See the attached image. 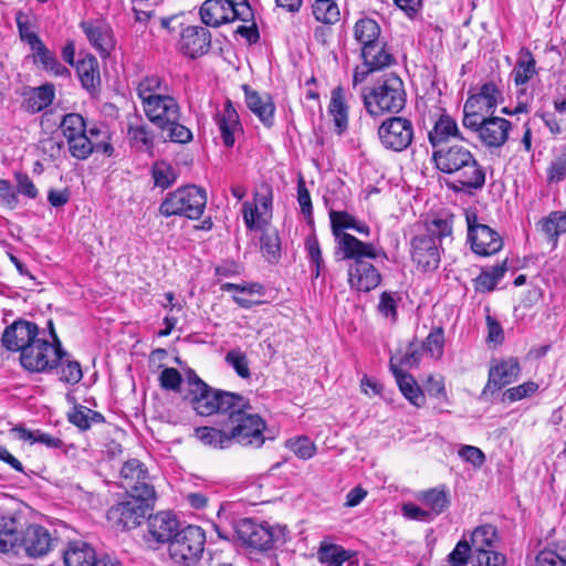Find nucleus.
<instances>
[{
    "mask_svg": "<svg viewBox=\"0 0 566 566\" xmlns=\"http://www.w3.org/2000/svg\"><path fill=\"white\" fill-rule=\"evenodd\" d=\"M434 167L447 175H453L454 190H480L485 184L484 168L472 151L463 145L453 144L439 147L432 153Z\"/></svg>",
    "mask_w": 566,
    "mask_h": 566,
    "instance_id": "f257e3e1",
    "label": "nucleus"
},
{
    "mask_svg": "<svg viewBox=\"0 0 566 566\" xmlns=\"http://www.w3.org/2000/svg\"><path fill=\"white\" fill-rule=\"evenodd\" d=\"M60 128L71 156L77 160L87 159L94 151L106 156L114 153L108 132L98 126L87 129L85 119L77 113L64 115Z\"/></svg>",
    "mask_w": 566,
    "mask_h": 566,
    "instance_id": "f03ea898",
    "label": "nucleus"
},
{
    "mask_svg": "<svg viewBox=\"0 0 566 566\" xmlns=\"http://www.w3.org/2000/svg\"><path fill=\"white\" fill-rule=\"evenodd\" d=\"M364 106L371 116L386 113H399L406 105V91L402 80L394 74H386L371 87L361 93Z\"/></svg>",
    "mask_w": 566,
    "mask_h": 566,
    "instance_id": "7ed1b4c3",
    "label": "nucleus"
},
{
    "mask_svg": "<svg viewBox=\"0 0 566 566\" xmlns=\"http://www.w3.org/2000/svg\"><path fill=\"white\" fill-rule=\"evenodd\" d=\"M240 407H232L224 424L229 428L231 441L243 447L261 448L265 442V421L253 412L250 401L242 396Z\"/></svg>",
    "mask_w": 566,
    "mask_h": 566,
    "instance_id": "20e7f679",
    "label": "nucleus"
},
{
    "mask_svg": "<svg viewBox=\"0 0 566 566\" xmlns=\"http://www.w3.org/2000/svg\"><path fill=\"white\" fill-rule=\"evenodd\" d=\"M147 118L172 143L186 144L192 139L191 130L180 124V107L176 98L170 94L157 96L143 104Z\"/></svg>",
    "mask_w": 566,
    "mask_h": 566,
    "instance_id": "39448f33",
    "label": "nucleus"
},
{
    "mask_svg": "<svg viewBox=\"0 0 566 566\" xmlns=\"http://www.w3.org/2000/svg\"><path fill=\"white\" fill-rule=\"evenodd\" d=\"M451 232V224L447 220L434 219L427 224L426 233L412 239L411 258L421 271H433L439 266V247L442 239L450 237Z\"/></svg>",
    "mask_w": 566,
    "mask_h": 566,
    "instance_id": "423d86ee",
    "label": "nucleus"
},
{
    "mask_svg": "<svg viewBox=\"0 0 566 566\" xmlns=\"http://www.w3.org/2000/svg\"><path fill=\"white\" fill-rule=\"evenodd\" d=\"M206 205V190L201 187L191 185L180 187L175 191L168 192L159 206V212L166 218L180 216L198 220L202 216Z\"/></svg>",
    "mask_w": 566,
    "mask_h": 566,
    "instance_id": "0eeeda50",
    "label": "nucleus"
},
{
    "mask_svg": "<svg viewBox=\"0 0 566 566\" xmlns=\"http://www.w3.org/2000/svg\"><path fill=\"white\" fill-rule=\"evenodd\" d=\"M242 396L209 387L207 384L197 385L196 394L190 396V403L199 416L214 413L227 416L232 407H240Z\"/></svg>",
    "mask_w": 566,
    "mask_h": 566,
    "instance_id": "6e6552de",
    "label": "nucleus"
},
{
    "mask_svg": "<svg viewBox=\"0 0 566 566\" xmlns=\"http://www.w3.org/2000/svg\"><path fill=\"white\" fill-rule=\"evenodd\" d=\"M329 217L333 234L337 242V250L343 253V258L379 255L374 244L365 243L356 237L343 231L344 229L356 227V219L352 214L345 211H331Z\"/></svg>",
    "mask_w": 566,
    "mask_h": 566,
    "instance_id": "1a4fd4ad",
    "label": "nucleus"
},
{
    "mask_svg": "<svg viewBox=\"0 0 566 566\" xmlns=\"http://www.w3.org/2000/svg\"><path fill=\"white\" fill-rule=\"evenodd\" d=\"M206 535L201 527L188 525L178 531L168 545L170 558L184 566L195 565L203 553Z\"/></svg>",
    "mask_w": 566,
    "mask_h": 566,
    "instance_id": "9d476101",
    "label": "nucleus"
},
{
    "mask_svg": "<svg viewBox=\"0 0 566 566\" xmlns=\"http://www.w3.org/2000/svg\"><path fill=\"white\" fill-rule=\"evenodd\" d=\"M67 356L64 348H57L50 340L39 336L20 355L21 366L32 373H49L57 368L62 358Z\"/></svg>",
    "mask_w": 566,
    "mask_h": 566,
    "instance_id": "9b49d317",
    "label": "nucleus"
},
{
    "mask_svg": "<svg viewBox=\"0 0 566 566\" xmlns=\"http://www.w3.org/2000/svg\"><path fill=\"white\" fill-rule=\"evenodd\" d=\"M233 528L243 545L258 551H268L276 543H285V528L283 527H271L258 524L250 518H242L235 522Z\"/></svg>",
    "mask_w": 566,
    "mask_h": 566,
    "instance_id": "f8f14e48",
    "label": "nucleus"
},
{
    "mask_svg": "<svg viewBox=\"0 0 566 566\" xmlns=\"http://www.w3.org/2000/svg\"><path fill=\"white\" fill-rule=\"evenodd\" d=\"M499 541L496 527L491 524L480 525L471 534L472 566H505L506 557L496 552Z\"/></svg>",
    "mask_w": 566,
    "mask_h": 566,
    "instance_id": "ddd939ff",
    "label": "nucleus"
},
{
    "mask_svg": "<svg viewBox=\"0 0 566 566\" xmlns=\"http://www.w3.org/2000/svg\"><path fill=\"white\" fill-rule=\"evenodd\" d=\"M119 483L126 490L128 496H135L144 501H155L156 492L146 465L138 459H129L124 462Z\"/></svg>",
    "mask_w": 566,
    "mask_h": 566,
    "instance_id": "4468645a",
    "label": "nucleus"
},
{
    "mask_svg": "<svg viewBox=\"0 0 566 566\" xmlns=\"http://www.w3.org/2000/svg\"><path fill=\"white\" fill-rule=\"evenodd\" d=\"M465 128L474 132L479 140L489 148L502 147L509 139L511 123L499 116L468 117L462 119Z\"/></svg>",
    "mask_w": 566,
    "mask_h": 566,
    "instance_id": "2eb2a0df",
    "label": "nucleus"
},
{
    "mask_svg": "<svg viewBox=\"0 0 566 566\" xmlns=\"http://www.w3.org/2000/svg\"><path fill=\"white\" fill-rule=\"evenodd\" d=\"M199 14L202 23L212 28L234 20L250 22L254 17L252 9L244 6L234 9L227 0H206L200 7Z\"/></svg>",
    "mask_w": 566,
    "mask_h": 566,
    "instance_id": "dca6fc26",
    "label": "nucleus"
},
{
    "mask_svg": "<svg viewBox=\"0 0 566 566\" xmlns=\"http://www.w3.org/2000/svg\"><path fill=\"white\" fill-rule=\"evenodd\" d=\"M154 502L128 496L127 501L120 502L108 510L107 518L116 530L136 528L140 525Z\"/></svg>",
    "mask_w": 566,
    "mask_h": 566,
    "instance_id": "f3484780",
    "label": "nucleus"
},
{
    "mask_svg": "<svg viewBox=\"0 0 566 566\" xmlns=\"http://www.w3.org/2000/svg\"><path fill=\"white\" fill-rule=\"evenodd\" d=\"M381 145L392 151L407 149L413 139V125L406 117H389L378 128Z\"/></svg>",
    "mask_w": 566,
    "mask_h": 566,
    "instance_id": "a211bd4d",
    "label": "nucleus"
},
{
    "mask_svg": "<svg viewBox=\"0 0 566 566\" xmlns=\"http://www.w3.org/2000/svg\"><path fill=\"white\" fill-rule=\"evenodd\" d=\"M468 240L474 253L483 256L499 252L503 247L500 234L486 224L478 223L475 213L467 214Z\"/></svg>",
    "mask_w": 566,
    "mask_h": 566,
    "instance_id": "6ab92c4d",
    "label": "nucleus"
},
{
    "mask_svg": "<svg viewBox=\"0 0 566 566\" xmlns=\"http://www.w3.org/2000/svg\"><path fill=\"white\" fill-rule=\"evenodd\" d=\"M28 526L23 510L3 506L0 513V553H9L17 548V542Z\"/></svg>",
    "mask_w": 566,
    "mask_h": 566,
    "instance_id": "aec40b11",
    "label": "nucleus"
},
{
    "mask_svg": "<svg viewBox=\"0 0 566 566\" xmlns=\"http://www.w3.org/2000/svg\"><path fill=\"white\" fill-rule=\"evenodd\" d=\"M56 541L45 527L30 524L17 542V548L12 552L15 554L23 552L32 558L42 557L53 549Z\"/></svg>",
    "mask_w": 566,
    "mask_h": 566,
    "instance_id": "412c9836",
    "label": "nucleus"
},
{
    "mask_svg": "<svg viewBox=\"0 0 566 566\" xmlns=\"http://www.w3.org/2000/svg\"><path fill=\"white\" fill-rule=\"evenodd\" d=\"M376 258L377 256L368 255L343 258L344 260L354 261L348 268V284L350 289L358 292H369L380 284V273L370 262L366 260Z\"/></svg>",
    "mask_w": 566,
    "mask_h": 566,
    "instance_id": "4be33fe9",
    "label": "nucleus"
},
{
    "mask_svg": "<svg viewBox=\"0 0 566 566\" xmlns=\"http://www.w3.org/2000/svg\"><path fill=\"white\" fill-rule=\"evenodd\" d=\"M40 335L39 326L27 319H17L2 334V345L8 350L23 353V349Z\"/></svg>",
    "mask_w": 566,
    "mask_h": 566,
    "instance_id": "5701e85b",
    "label": "nucleus"
},
{
    "mask_svg": "<svg viewBox=\"0 0 566 566\" xmlns=\"http://www.w3.org/2000/svg\"><path fill=\"white\" fill-rule=\"evenodd\" d=\"M80 28L86 35L90 44L102 57L109 55L115 48V39L111 25L101 19L82 21Z\"/></svg>",
    "mask_w": 566,
    "mask_h": 566,
    "instance_id": "b1692460",
    "label": "nucleus"
},
{
    "mask_svg": "<svg viewBox=\"0 0 566 566\" xmlns=\"http://www.w3.org/2000/svg\"><path fill=\"white\" fill-rule=\"evenodd\" d=\"M179 49L190 59L207 54L211 49L210 31L200 25L186 27L180 34Z\"/></svg>",
    "mask_w": 566,
    "mask_h": 566,
    "instance_id": "393cba45",
    "label": "nucleus"
},
{
    "mask_svg": "<svg viewBox=\"0 0 566 566\" xmlns=\"http://www.w3.org/2000/svg\"><path fill=\"white\" fill-rule=\"evenodd\" d=\"M501 96L496 85L492 82L484 83L479 93L469 96L463 105V118L470 116L483 117L486 113L492 111L499 102Z\"/></svg>",
    "mask_w": 566,
    "mask_h": 566,
    "instance_id": "a878e982",
    "label": "nucleus"
},
{
    "mask_svg": "<svg viewBox=\"0 0 566 566\" xmlns=\"http://www.w3.org/2000/svg\"><path fill=\"white\" fill-rule=\"evenodd\" d=\"M178 521L169 512H159L150 515L147 520V534L145 541L153 544L170 543L174 535L178 532Z\"/></svg>",
    "mask_w": 566,
    "mask_h": 566,
    "instance_id": "bb28decb",
    "label": "nucleus"
},
{
    "mask_svg": "<svg viewBox=\"0 0 566 566\" xmlns=\"http://www.w3.org/2000/svg\"><path fill=\"white\" fill-rule=\"evenodd\" d=\"M255 203L245 201L242 207L243 220L248 229L253 230L261 227L262 212H259L260 206L264 213L269 212L272 207V188L268 184H263L254 196Z\"/></svg>",
    "mask_w": 566,
    "mask_h": 566,
    "instance_id": "cd10ccee",
    "label": "nucleus"
},
{
    "mask_svg": "<svg viewBox=\"0 0 566 566\" xmlns=\"http://www.w3.org/2000/svg\"><path fill=\"white\" fill-rule=\"evenodd\" d=\"M521 368L516 358H509L497 363L489 371V380L484 388L485 391H497L503 387L515 381L520 375Z\"/></svg>",
    "mask_w": 566,
    "mask_h": 566,
    "instance_id": "c85d7f7f",
    "label": "nucleus"
},
{
    "mask_svg": "<svg viewBox=\"0 0 566 566\" xmlns=\"http://www.w3.org/2000/svg\"><path fill=\"white\" fill-rule=\"evenodd\" d=\"M389 367L396 378L399 390L405 396V398L416 407L423 406L426 398L422 389L412 375L403 371L398 367L395 356L390 358Z\"/></svg>",
    "mask_w": 566,
    "mask_h": 566,
    "instance_id": "c756f323",
    "label": "nucleus"
},
{
    "mask_svg": "<svg viewBox=\"0 0 566 566\" xmlns=\"http://www.w3.org/2000/svg\"><path fill=\"white\" fill-rule=\"evenodd\" d=\"M248 108L260 119L265 127H272L274 123L275 106L270 95H260L256 91L243 86Z\"/></svg>",
    "mask_w": 566,
    "mask_h": 566,
    "instance_id": "7c9ffc66",
    "label": "nucleus"
},
{
    "mask_svg": "<svg viewBox=\"0 0 566 566\" xmlns=\"http://www.w3.org/2000/svg\"><path fill=\"white\" fill-rule=\"evenodd\" d=\"M452 137L463 139L455 119L448 114H442L429 130L428 140L434 150L446 146Z\"/></svg>",
    "mask_w": 566,
    "mask_h": 566,
    "instance_id": "2f4dec72",
    "label": "nucleus"
},
{
    "mask_svg": "<svg viewBox=\"0 0 566 566\" xmlns=\"http://www.w3.org/2000/svg\"><path fill=\"white\" fill-rule=\"evenodd\" d=\"M22 96V107L31 114L39 113L53 103L55 97L54 85L45 83L39 87H28Z\"/></svg>",
    "mask_w": 566,
    "mask_h": 566,
    "instance_id": "473e14b6",
    "label": "nucleus"
},
{
    "mask_svg": "<svg viewBox=\"0 0 566 566\" xmlns=\"http://www.w3.org/2000/svg\"><path fill=\"white\" fill-rule=\"evenodd\" d=\"M416 497L429 513H433V518L446 512L451 504L450 493L446 485L420 491Z\"/></svg>",
    "mask_w": 566,
    "mask_h": 566,
    "instance_id": "72a5a7b5",
    "label": "nucleus"
},
{
    "mask_svg": "<svg viewBox=\"0 0 566 566\" xmlns=\"http://www.w3.org/2000/svg\"><path fill=\"white\" fill-rule=\"evenodd\" d=\"M217 124L219 126L223 144L232 147L234 144V132L240 128L239 115L231 101H227L223 111L217 114Z\"/></svg>",
    "mask_w": 566,
    "mask_h": 566,
    "instance_id": "f704fd0d",
    "label": "nucleus"
},
{
    "mask_svg": "<svg viewBox=\"0 0 566 566\" xmlns=\"http://www.w3.org/2000/svg\"><path fill=\"white\" fill-rule=\"evenodd\" d=\"M137 95L142 101V105L157 96L169 94L168 83L159 75L151 74L144 76L137 84Z\"/></svg>",
    "mask_w": 566,
    "mask_h": 566,
    "instance_id": "c9c22d12",
    "label": "nucleus"
},
{
    "mask_svg": "<svg viewBox=\"0 0 566 566\" xmlns=\"http://www.w3.org/2000/svg\"><path fill=\"white\" fill-rule=\"evenodd\" d=\"M96 560L94 548L85 542L71 543L64 553L65 566H93Z\"/></svg>",
    "mask_w": 566,
    "mask_h": 566,
    "instance_id": "e433bc0d",
    "label": "nucleus"
},
{
    "mask_svg": "<svg viewBox=\"0 0 566 566\" xmlns=\"http://www.w3.org/2000/svg\"><path fill=\"white\" fill-rule=\"evenodd\" d=\"M361 57L364 66H369V71L374 72L388 67L395 62V57L388 52L386 44L382 42L361 49Z\"/></svg>",
    "mask_w": 566,
    "mask_h": 566,
    "instance_id": "4c0bfd02",
    "label": "nucleus"
},
{
    "mask_svg": "<svg viewBox=\"0 0 566 566\" xmlns=\"http://www.w3.org/2000/svg\"><path fill=\"white\" fill-rule=\"evenodd\" d=\"M328 112L333 117L335 130L339 135L343 134L348 127V106L340 86L332 91Z\"/></svg>",
    "mask_w": 566,
    "mask_h": 566,
    "instance_id": "58836bf2",
    "label": "nucleus"
},
{
    "mask_svg": "<svg viewBox=\"0 0 566 566\" xmlns=\"http://www.w3.org/2000/svg\"><path fill=\"white\" fill-rule=\"evenodd\" d=\"M536 61L527 49H522L511 76L516 86L525 85L536 74Z\"/></svg>",
    "mask_w": 566,
    "mask_h": 566,
    "instance_id": "ea45409f",
    "label": "nucleus"
},
{
    "mask_svg": "<svg viewBox=\"0 0 566 566\" xmlns=\"http://www.w3.org/2000/svg\"><path fill=\"white\" fill-rule=\"evenodd\" d=\"M355 40L361 45V49L373 46L380 42V27L370 18L359 19L354 25Z\"/></svg>",
    "mask_w": 566,
    "mask_h": 566,
    "instance_id": "a19ab883",
    "label": "nucleus"
},
{
    "mask_svg": "<svg viewBox=\"0 0 566 566\" xmlns=\"http://www.w3.org/2000/svg\"><path fill=\"white\" fill-rule=\"evenodd\" d=\"M76 72L82 83V86L87 91H94L99 84V70L98 62L95 56L87 55L77 61Z\"/></svg>",
    "mask_w": 566,
    "mask_h": 566,
    "instance_id": "79ce46f5",
    "label": "nucleus"
},
{
    "mask_svg": "<svg viewBox=\"0 0 566 566\" xmlns=\"http://www.w3.org/2000/svg\"><path fill=\"white\" fill-rule=\"evenodd\" d=\"M195 437L205 446L213 449H227L231 446V437L229 431L213 428L199 427L195 430Z\"/></svg>",
    "mask_w": 566,
    "mask_h": 566,
    "instance_id": "37998d69",
    "label": "nucleus"
},
{
    "mask_svg": "<svg viewBox=\"0 0 566 566\" xmlns=\"http://www.w3.org/2000/svg\"><path fill=\"white\" fill-rule=\"evenodd\" d=\"M318 558L326 566H359L358 563L350 560L347 551L333 544L322 545L318 551Z\"/></svg>",
    "mask_w": 566,
    "mask_h": 566,
    "instance_id": "c03bdc74",
    "label": "nucleus"
},
{
    "mask_svg": "<svg viewBox=\"0 0 566 566\" xmlns=\"http://www.w3.org/2000/svg\"><path fill=\"white\" fill-rule=\"evenodd\" d=\"M67 419L82 431L88 430L93 423H102L105 420L102 413L84 406H75L69 412Z\"/></svg>",
    "mask_w": 566,
    "mask_h": 566,
    "instance_id": "a18cd8bd",
    "label": "nucleus"
},
{
    "mask_svg": "<svg viewBox=\"0 0 566 566\" xmlns=\"http://www.w3.org/2000/svg\"><path fill=\"white\" fill-rule=\"evenodd\" d=\"M507 268L506 262L504 261L501 264H496L489 270H484L481 274L474 280V287L478 292H491L494 290L499 281L505 274Z\"/></svg>",
    "mask_w": 566,
    "mask_h": 566,
    "instance_id": "49530a36",
    "label": "nucleus"
},
{
    "mask_svg": "<svg viewBox=\"0 0 566 566\" xmlns=\"http://www.w3.org/2000/svg\"><path fill=\"white\" fill-rule=\"evenodd\" d=\"M542 232L556 245L557 238L566 232V213L552 212L539 222Z\"/></svg>",
    "mask_w": 566,
    "mask_h": 566,
    "instance_id": "de8ad7c7",
    "label": "nucleus"
},
{
    "mask_svg": "<svg viewBox=\"0 0 566 566\" xmlns=\"http://www.w3.org/2000/svg\"><path fill=\"white\" fill-rule=\"evenodd\" d=\"M261 251L268 262L274 263L281 256V243L275 229H264L260 239Z\"/></svg>",
    "mask_w": 566,
    "mask_h": 566,
    "instance_id": "09e8293b",
    "label": "nucleus"
},
{
    "mask_svg": "<svg viewBox=\"0 0 566 566\" xmlns=\"http://www.w3.org/2000/svg\"><path fill=\"white\" fill-rule=\"evenodd\" d=\"M151 177L156 187L167 189L176 182L178 176L170 164L167 161H157L153 165Z\"/></svg>",
    "mask_w": 566,
    "mask_h": 566,
    "instance_id": "8fccbe9b",
    "label": "nucleus"
},
{
    "mask_svg": "<svg viewBox=\"0 0 566 566\" xmlns=\"http://www.w3.org/2000/svg\"><path fill=\"white\" fill-rule=\"evenodd\" d=\"M313 14L325 24H334L339 20V10L335 0H314Z\"/></svg>",
    "mask_w": 566,
    "mask_h": 566,
    "instance_id": "3c124183",
    "label": "nucleus"
},
{
    "mask_svg": "<svg viewBox=\"0 0 566 566\" xmlns=\"http://www.w3.org/2000/svg\"><path fill=\"white\" fill-rule=\"evenodd\" d=\"M56 369L60 380L66 384L75 385L80 382L83 377L80 363L72 360L69 354L59 361Z\"/></svg>",
    "mask_w": 566,
    "mask_h": 566,
    "instance_id": "603ef678",
    "label": "nucleus"
},
{
    "mask_svg": "<svg viewBox=\"0 0 566 566\" xmlns=\"http://www.w3.org/2000/svg\"><path fill=\"white\" fill-rule=\"evenodd\" d=\"M129 138L135 147L148 154H153L154 137L146 125L129 126Z\"/></svg>",
    "mask_w": 566,
    "mask_h": 566,
    "instance_id": "864d4df0",
    "label": "nucleus"
},
{
    "mask_svg": "<svg viewBox=\"0 0 566 566\" xmlns=\"http://www.w3.org/2000/svg\"><path fill=\"white\" fill-rule=\"evenodd\" d=\"M426 353L433 359H440L444 348V332L442 327L431 329L426 340L421 343Z\"/></svg>",
    "mask_w": 566,
    "mask_h": 566,
    "instance_id": "5fc2aeb1",
    "label": "nucleus"
},
{
    "mask_svg": "<svg viewBox=\"0 0 566 566\" xmlns=\"http://www.w3.org/2000/svg\"><path fill=\"white\" fill-rule=\"evenodd\" d=\"M20 439L24 441H30L31 443H41L49 448H60L62 447V440L55 438L49 433H44L40 430L31 431L23 428H18Z\"/></svg>",
    "mask_w": 566,
    "mask_h": 566,
    "instance_id": "6e6d98bb",
    "label": "nucleus"
},
{
    "mask_svg": "<svg viewBox=\"0 0 566 566\" xmlns=\"http://www.w3.org/2000/svg\"><path fill=\"white\" fill-rule=\"evenodd\" d=\"M286 447L303 460L311 459L316 451L315 444L304 436L287 440Z\"/></svg>",
    "mask_w": 566,
    "mask_h": 566,
    "instance_id": "4d7b16f0",
    "label": "nucleus"
},
{
    "mask_svg": "<svg viewBox=\"0 0 566 566\" xmlns=\"http://www.w3.org/2000/svg\"><path fill=\"white\" fill-rule=\"evenodd\" d=\"M423 353H426L423 346L419 342H411L403 356L399 359L396 357V364L398 367L400 365L407 366L409 368L417 367L422 358Z\"/></svg>",
    "mask_w": 566,
    "mask_h": 566,
    "instance_id": "13d9d810",
    "label": "nucleus"
},
{
    "mask_svg": "<svg viewBox=\"0 0 566 566\" xmlns=\"http://www.w3.org/2000/svg\"><path fill=\"white\" fill-rule=\"evenodd\" d=\"M547 177L551 182H558L566 177V146L562 147L552 160L547 169Z\"/></svg>",
    "mask_w": 566,
    "mask_h": 566,
    "instance_id": "bf43d9fd",
    "label": "nucleus"
},
{
    "mask_svg": "<svg viewBox=\"0 0 566 566\" xmlns=\"http://www.w3.org/2000/svg\"><path fill=\"white\" fill-rule=\"evenodd\" d=\"M226 361L232 366V368L235 370V373L241 378H249L250 377V369L248 364V358L244 353H242L239 349H233L227 353L226 355Z\"/></svg>",
    "mask_w": 566,
    "mask_h": 566,
    "instance_id": "052dcab7",
    "label": "nucleus"
},
{
    "mask_svg": "<svg viewBox=\"0 0 566 566\" xmlns=\"http://www.w3.org/2000/svg\"><path fill=\"white\" fill-rule=\"evenodd\" d=\"M537 566H566V549L556 552L547 548L542 551L536 557Z\"/></svg>",
    "mask_w": 566,
    "mask_h": 566,
    "instance_id": "680f3d73",
    "label": "nucleus"
},
{
    "mask_svg": "<svg viewBox=\"0 0 566 566\" xmlns=\"http://www.w3.org/2000/svg\"><path fill=\"white\" fill-rule=\"evenodd\" d=\"M17 25L21 40L28 43L31 50L42 43L39 35L31 30L28 19L24 15L19 14L17 17Z\"/></svg>",
    "mask_w": 566,
    "mask_h": 566,
    "instance_id": "e2e57ef3",
    "label": "nucleus"
},
{
    "mask_svg": "<svg viewBox=\"0 0 566 566\" xmlns=\"http://www.w3.org/2000/svg\"><path fill=\"white\" fill-rule=\"evenodd\" d=\"M182 378L180 373L174 367H166L160 373L159 382L166 390L179 391Z\"/></svg>",
    "mask_w": 566,
    "mask_h": 566,
    "instance_id": "0e129e2a",
    "label": "nucleus"
},
{
    "mask_svg": "<svg viewBox=\"0 0 566 566\" xmlns=\"http://www.w3.org/2000/svg\"><path fill=\"white\" fill-rule=\"evenodd\" d=\"M538 389V385L533 381L524 382L520 386L512 387L504 392V400L510 402L521 400L531 396Z\"/></svg>",
    "mask_w": 566,
    "mask_h": 566,
    "instance_id": "69168bd1",
    "label": "nucleus"
},
{
    "mask_svg": "<svg viewBox=\"0 0 566 566\" xmlns=\"http://www.w3.org/2000/svg\"><path fill=\"white\" fill-rule=\"evenodd\" d=\"M377 308L382 316L389 318L391 322L397 319V302L390 293L382 292L380 294Z\"/></svg>",
    "mask_w": 566,
    "mask_h": 566,
    "instance_id": "338daca9",
    "label": "nucleus"
},
{
    "mask_svg": "<svg viewBox=\"0 0 566 566\" xmlns=\"http://www.w3.org/2000/svg\"><path fill=\"white\" fill-rule=\"evenodd\" d=\"M459 457L475 468H480L485 461L482 450L474 446H463L459 450Z\"/></svg>",
    "mask_w": 566,
    "mask_h": 566,
    "instance_id": "774afa93",
    "label": "nucleus"
}]
</instances>
